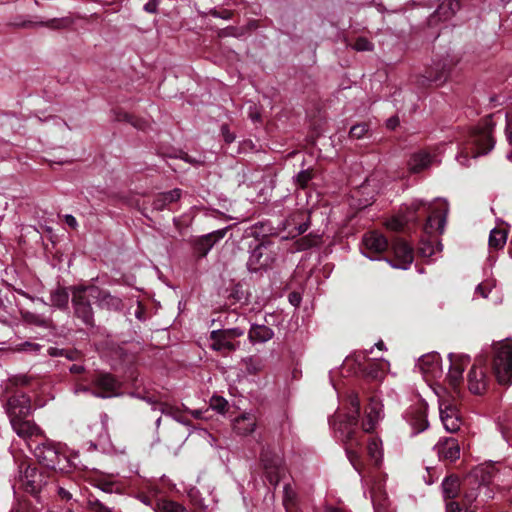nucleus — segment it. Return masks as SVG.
<instances>
[{
	"instance_id": "obj_1",
	"label": "nucleus",
	"mask_w": 512,
	"mask_h": 512,
	"mask_svg": "<svg viewBox=\"0 0 512 512\" xmlns=\"http://www.w3.org/2000/svg\"><path fill=\"white\" fill-rule=\"evenodd\" d=\"M348 401L353 411L347 415L339 414L333 422L335 437L340 440L348 460L359 473L362 470L361 444L362 434L358 431V417L360 412V400L357 394L351 393Z\"/></svg>"
},
{
	"instance_id": "obj_2",
	"label": "nucleus",
	"mask_w": 512,
	"mask_h": 512,
	"mask_svg": "<svg viewBox=\"0 0 512 512\" xmlns=\"http://www.w3.org/2000/svg\"><path fill=\"white\" fill-rule=\"evenodd\" d=\"M493 467L476 470L462 483L459 500L447 503V512L468 511L470 508L479 509L481 505L492 498L488 485L494 481Z\"/></svg>"
},
{
	"instance_id": "obj_3",
	"label": "nucleus",
	"mask_w": 512,
	"mask_h": 512,
	"mask_svg": "<svg viewBox=\"0 0 512 512\" xmlns=\"http://www.w3.org/2000/svg\"><path fill=\"white\" fill-rule=\"evenodd\" d=\"M492 133L493 124L490 120H486L470 134L461 152L457 156V161L461 165L467 166L470 156L476 158L491 151L495 144Z\"/></svg>"
},
{
	"instance_id": "obj_4",
	"label": "nucleus",
	"mask_w": 512,
	"mask_h": 512,
	"mask_svg": "<svg viewBox=\"0 0 512 512\" xmlns=\"http://www.w3.org/2000/svg\"><path fill=\"white\" fill-rule=\"evenodd\" d=\"M31 405L25 395L11 397L8 401V414L13 430L22 438L37 436L40 429L25 417L30 414Z\"/></svg>"
},
{
	"instance_id": "obj_5",
	"label": "nucleus",
	"mask_w": 512,
	"mask_h": 512,
	"mask_svg": "<svg viewBox=\"0 0 512 512\" xmlns=\"http://www.w3.org/2000/svg\"><path fill=\"white\" fill-rule=\"evenodd\" d=\"M72 305L74 314L81 319L85 325H93V309L90 301L99 295V287L75 286L72 288Z\"/></svg>"
},
{
	"instance_id": "obj_6",
	"label": "nucleus",
	"mask_w": 512,
	"mask_h": 512,
	"mask_svg": "<svg viewBox=\"0 0 512 512\" xmlns=\"http://www.w3.org/2000/svg\"><path fill=\"white\" fill-rule=\"evenodd\" d=\"M34 454L39 463L49 469L62 473H68L72 469V463L69 458L52 443L36 446Z\"/></svg>"
},
{
	"instance_id": "obj_7",
	"label": "nucleus",
	"mask_w": 512,
	"mask_h": 512,
	"mask_svg": "<svg viewBox=\"0 0 512 512\" xmlns=\"http://www.w3.org/2000/svg\"><path fill=\"white\" fill-rule=\"evenodd\" d=\"M493 369L498 382L502 385L512 383V340H505L495 345Z\"/></svg>"
},
{
	"instance_id": "obj_8",
	"label": "nucleus",
	"mask_w": 512,
	"mask_h": 512,
	"mask_svg": "<svg viewBox=\"0 0 512 512\" xmlns=\"http://www.w3.org/2000/svg\"><path fill=\"white\" fill-rule=\"evenodd\" d=\"M260 461L269 483L277 485L285 474L283 457L269 448H263L260 453Z\"/></svg>"
},
{
	"instance_id": "obj_9",
	"label": "nucleus",
	"mask_w": 512,
	"mask_h": 512,
	"mask_svg": "<svg viewBox=\"0 0 512 512\" xmlns=\"http://www.w3.org/2000/svg\"><path fill=\"white\" fill-rule=\"evenodd\" d=\"M244 334L243 330L239 328L227 330H214L210 334L211 344L210 347L218 352L225 354L226 352L234 351L237 344L232 340Z\"/></svg>"
},
{
	"instance_id": "obj_10",
	"label": "nucleus",
	"mask_w": 512,
	"mask_h": 512,
	"mask_svg": "<svg viewBox=\"0 0 512 512\" xmlns=\"http://www.w3.org/2000/svg\"><path fill=\"white\" fill-rule=\"evenodd\" d=\"M94 391L92 395L101 398H108L117 395L120 389V382L110 373H97L92 379Z\"/></svg>"
},
{
	"instance_id": "obj_11",
	"label": "nucleus",
	"mask_w": 512,
	"mask_h": 512,
	"mask_svg": "<svg viewBox=\"0 0 512 512\" xmlns=\"http://www.w3.org/2000/svg\"><path fill=\"white\" fill-rule=\"evenodd\" d=\"M448 210L449 208L446 200H437L432 214L427 219L425 231L429 234L434 232H438L439 234L443 233L446 225Z\"/></svg>"
},
{
	"instance_id": "obj_12",
	"label": "nucleus",
	"mask_w": 512,
	"mask_h": 512,
	"mask_svg": "<svg viewBox=\"0 0 512 512\" xmlns=\"http://www.w3.org/2000/svg\"><path fill=\"white\" fill-rule=\"evenodd\" d=\"M439 412L440 419L446 431L454 433L459 430L461 426V418L456 406L453 403L445 399H440Z\"/></svg>"
},
{
	"instance_id": "obj_13",
	"label": "nucleus",
	"mask_w": 512,
	"mask_h": 512,
	"mask_svg": "<svg viewBox=\"0 0 512 512\" xmlns=\"http://www.w3.org/2000/svg\"><path fill=\"white\" fill-rule=\"evenodd\" d=\"M437 162V156L434 152L422 149L411 154L407 167L410 173H421L430 168Z\"/></svg>"
},
{
	"instance_id": "obj_14",
	"label": "nucleus",
	"mask_w": 512,
	"mask_h": 512,
	"mask_svg": "<svg viewBox=\"0 0 512 512\" xmlns=\"http://www.w3.org/2000/svg\"><path fill=\"white\" fill-rule=\"evenodd\" d=\"M258 427V417L253 412H242L232 420V430L239 437L252 435Z\"/></svg>"
},
{
	"instance_id": "obj_15",
	"label": "nucleus",
	"mask_w": 512,
	"mask_h": 512,
	"mask_svg": "<svg viewBox=\"0 0 512 512\" xmlns=\"http://www.w3.org/2000/svg\"><path fill=\"white\" fill-rule=\"evenodd\" d=\"M21 487L28 493L35 495L39 493L46 484L44 475L36 468L27 466L20 478Z\"/></svg>"
},
{
	"instance_id": "obj_16",
	"label": "nucleus",
	"mask_w": 512,
	"mask_h": 512,
	"mask_svg": "<svg viewBox=\"0 0 512 512\" xmlns=\"http://www.w3.org/2000/svg\"><path fill=\"white\" fill-rule=\"evenodd\" d=\"M394 260L390 262L391 266L406 270L413 262V250L403 240L397 239L392 245Z\"/></svg>"
},
{
	"instance_id": "obj_17",
	"label": "nucleus",
	"mask_w": 512,
	"mask_h": 512,
	"mask_svg": "<svg viewBox=\"0 0 512 512\" xmlns=\"http://www.w3.org/2000/svg\"><path fill=\"white\" fill-rule=\"evenodd\" d=\"M416 367L429 381L441 374L440 357L437 353L426 354L418 360Z\"/></svg>"
},
{
	"instance_id": "obj_18",
	"label": "nucleus",
	"mask_w": 512,
	"mask_h": 512,
	"mask_svg": "<svg viewBox=\"0 0 512 512\" xmlns=\"http://www.w3.org/2000/svg\"><path fill=\"white\" fill-rule=\"evenodd\" d=\"M383 405L376 398H371L365 410V418L362 421V430L366 433L372 432L382 418Z\"/></svg>"
},
{
	"instance_id": "obj_19",
	"label": "nucleus",
	"mask_w": 512,
	"mask_h": 512,
	"mask_svg": "<svg viewBox=\"0 0 512 512\" xmlns=\"http://www.w3.org/2000/svg\"><path fill=\"white\" fill-rule=\"evenodd\" d=\"M470 358L465 355H450V369L448 381L453 389H456L462 380L464 368L469 364Z\"/></svg>"
},
{
	"instance_id": "obj_20",
	"label": "nucleus",
	"mask_w": 512,
	"mask_h": 512,
	"mask_svg": "<svg viewBox=\"0 0 512 512\" xmlns=\"http://www.w3.org/2000/svg\"><path fill=\"white\" fill-rule=\"evenodd\" d=\"M468 388L473 394H482L487 388V377L484 369L473 365L468 373Z\"/></svg>"
},
{
	"instance_id": "obj_21",
	"label": "nucleus",
	"mask_w": 512,
	"mask_h": 512,
	"mask_svg": "<svg viewBox=\"0 0 512 512\" xmlns=\"http://www.w3.org/2000/svg\"><path fill=\"white\" fill-rule=\"evenodd\" d=\"M434 449L441 459L451 462L455 461L460 456L459 444L454 438H445L443 440H439Z\"/></svg>"
},
{
	"instance_id": "obj_22",
	"label": "nucleus",
	"mask_w": 512,
	"mask_h": 512,
	"mask_svg": "<svg viewBox=\"0 0 512 512\" xmlns=\"http://www.w3.org/2000/svg\"><path fill=\"white\" fill-rule=\"evenodd\" d=\"M226 232L227 228H224L202 236L195 244L196 252L202 257L206 256L214 244L226 235Z\"/></svg>"
},
{
	"instance_id": "obj_23",
	"label": "nucleus",
	"mask_w": 512,
	"mask_h": 512,
	"mask_svg": "<svg viewBox=\"0 0 512 512\" xmlns=\"http://www.w3.org/2000/svg\"><path fill=\"white\" fill-rule=\"evenodd\" d=\"M363 244L365 248L372 253H382L388 247L387 239L376 231L365 234Z\"/></svg>"
},
{
	"instance_id": "obj_24",
	"label": "nucleus",
	"mask_w": 512,
	"mask_h": 512,
	"mask_svg": "<svg viewBox=\"0 0 512 512\" xmlns=\"http://www.w3.org/2000/svg\"><path fill=\"white\" fill-rule=\"evenodd\" d=\"M424 205L423 201L414 200L407 208V214L391 220L388 227L392 230H400L406 223L416 221L414 214Z\"/></svg>"
},
{
	"instance_id": "obj_25",
	"label": "nucleus",
	"mask_w": 512,
	"mask_h": 512,
	"mask_svg": "<svg viewBox=\"0 0 512 512\" xmlns=\"http://www.w3.org/2000/svg\"><path fill=\"white\" fill-rule=\"evenodd\" d=\"M389 369V362L384 359H378L373 362H368L363 368L362 372L365 377L372 380H381L384 378L385 373Z\"/></svg>"
},
{
	"instance_id": "obj_26",
	"label": "nucleus",
	"mask_w": 512,
	"mask_h": 512,
	"mask_svg": "<svg viewBox=\"0 0 512 512\" xmlns=\"http://www.w3.org/2000/svg\"><path fill=\"white\" fill-rule=\"evenodd\" d=\"M461 487L459 479L456 476H448L442 482V493L446 504L459 498Z\"/></svg>"
},
{
	"instance_id": "obj_27",
	"label": "nucleus",
	"mask_w": 512,
	"mask_h": 512,
	"mask_svg": "<svg viewBox=\"0 0 512 512\" xmlns=\"http://www.w3.org/2000/svg\"><path fill=\"white\" fill-rule=\"evenodd\" d=\"M409 423L414 433H420L428 427L426 408L420 405L410 412Z\"/></svg>"
},
{
	"instance_id": "obj_28",
	"label": "nucleus",
	"mask_w": 512,
	"mask_h": 512,
	"mask_svg": "<svg viewBox=\"0 0 512 512\" xmlns=\"http://www.w3.org/2000/svg\"><path fill=\"white\" fill-rule=\"evenodd\" d=\"M98 306L108 310H120L122 307V300L119 297L111 295L108 291L99 288V295L94 297Z\"/></svg>"
},
{
	"instance_id": "obj_29",
	"label": "nucleus",
	"mask_w": 512,
	"mask_h": 512,
	"mask_svg": "<svg viewBox=\"0 0 512 512\" xmlns=\"http://www.w3.org/2000/svg\"><path fill=\"white\" fill-rule=\"evenodd\" d=\"M181 197L180 189H173L168 192L159 193L153 200V208L161 211L165 209L170 203L176 202Z\"/></svg>"
},
{
	"instance_id": "obj_30",
	"label": "nucleus",
	"mask_w": 512,
	"mask_h": 512,
	"mask_svg": "<svg viewBox=\"0 0 512 512\" xmlns=\"http://www.w3.org/2000/svg\"><path fill=\"white\" fill-rule=\"evenodd\" d=\"M248 336L252 343H264L273 337V331L265 325H253Z\"/></svg>"
},
{
	"instance_id": "obj_31",
	"label": "nucleus",
	"mask_w": 512,
	"mask_h": 512,
	"mask_svg": "<svg viewBox=\"0 0 512 512\" xmlns=\"http://www.w3.org/2000/svg\"><path fill=\"white\" fill-rule=\"evenodd\" d=\"M460 9L459 0H443L439 5L436 15L439 19H450Z\"/></svg>"
},
{
	"instance_id": "obj_32",
	"label": "nucleus",
	"mask_w": 512,
	"mask_h": 512,
	"mask_svg": "<svg viewBox=\"0 0 512 512\" xmlns=\"http://www.w3.org/2000/svg\"><path fill=\"white\" fill-rule=\"evenodd\" d=\"M265 251L266 247L264 245H258L255 249L252 250L248 260V268L250 270L257 271L267 265L266 260L262 261Z\"/></svg>"
},
{
	"instance_id": "obj_33",
	"label": "nucleus",
	"mask_w": 512,
	"mask_h": 512,
	"mask_svg": "<svg viewBox=\"0 0 512 512\" xmlns=\"http://www.w3.org/2000/svg\"><path fill=\"white\" fill-rule=\"evenodd\" d=\"M367 452L370 459L374 462V464L379 465L382 461L383 456L381 440L378 438H372L368 442Z\"/></svg>"
},
{
	"instance_id": "obj_34",
	"label": "nucleus",
	"mask_w": 512,
	"mask_h": 512,
	"mask_svg": "<svg viewBox=\"0 0 512 512\" xmlns=\"http://www.w3.org/2000/svg\"><path fill=\"white\" fill-rule=\"evenodd\" d=\"M507 233L503 229L494 228L489 235V246L495 250L502 249L506 244Z\"/></svg>"
},
{
	"instance_id": "obj_35",
	"label": "nucleus",
	"mask_w": 512,
	"mask_h": 512,
	"mask_svg": "<svg viewBox=\"0 0 512 512\" xmlns=\"http://www.w3.org/2000/svg\"><path fill=\"white\" fill-rule=\"evenodd\" d=\"M21 317L24 322L36 325L40 327H48L50 324V320L42 315L30 312V311H21Z\"/></svg>"
},
{
	"instance_id": "obj_36",
	"label": "nucleus",
	"mask_w": 512,
	"mask_h": 512,
	"mask_svg": "<svg viewBox=\"0 0 512 512\" xmlns=\"http://www.w3.org/2000/svg\"><path fill=\"white\" fill-rule=\"evenodd\" d=\"M69 293L65 288H57L51 294V302L54 306L64 308L68 305Z\"/></svg>"
},
{
	"instance_id": "obj_37",
	"label": "nucleus",
	"mask_w": 512,
	"mask_h": 512,
	"mask_svg": "<svg viewBox=\"0 0 512 512\" xmlns=\"http://www.w3.org/2000/svg\"><path fill=\"white\" fill-rule=\"evenodd\" d=\"M283 493V503L285 505L286 510H289L292 508L294 499L296 497V493L289 484H286L284 486Z\"/></svg>"
},
{
	"instance_id": "obj_38",
	"label": "nucleus",
	"mask_w": 512,
	"mask_h": 512,
	"mask_svg": "<svg viewBox=\"0 0 512 512\" xmlns=\"http://www.w3.org/2000/svg\"><path fill=\"white\" fill-rule=\"evenodd\" d=\"M210 407L219 413H224L227 407V401L223 397L213 396L210 400Z\"/></svg>"
},
{
	"instance_id": "obj_39",
	"label": "nucleus",
	"mask_w": 512,
	"mask_h": 512,
	"mask_svg": "<svg viewBox=\"0 0 512 512\" xmlns=\"http://www.w3.org/2000/svg\"><path fill=\"white\" fill-rule=\"evenodd\" d=\"M373 48V43L364 37L356 39V41L353 44V49H355L356 51H371L373 50Z\"/></svg>"
},
{
	"instance_id": "obj_40",
	"label": "nucleus",
	"mask_w": 512,
	"mask_h": 512,
	"mask_svg": "<svg viewBox=\"0 0 512 512\" xmlns=\"http://www.w3.org/2000/svg\"><path fill=\"white\" fill-rule=\"evenodd\" d=\"M368 132V125L365 123L357 124L351 127L350 136L355 139L363 138Z\"/></svg>"
},
{
	"instance_id": "obj_41",
	"label": "nucleus",
	"mask_w": 512,
	"mask_h": 512,
	"mask_svg": "<svg viewBox=\"0 0 512 512\" xmlns=\"http://www.w3.org/2000/svg\"><path fill=\"white\" fill-rule=\"evenodd\" d=\"M244 363H245L246 370L250 374H255L262 369L261 361L254 359L252 357L245 359Z\"/></svg>"
},
{
	"instance_id": "obj_42",
	"label": "nucleus",
	"mask_w": 512,
	"mask_h": 512,
	"mask_svg": "<svg viewBox=\"0 0 512 512\" xmlns=\"http://www.w3.org/2000/svg\"><path fill=\"white\" fill-rule=\"evenodd\" d=\"M311 180V173L308 170H303L297 175V182L304 187Z\"/></svg>"
},
{
	"instance_id": "obj_43",
	"label": "nucleus",
	"mask_w": 512,
	"mask_h": 512,
	"mask_svg": "<svg viewBox=\"0 0 512 512\" xmlns=\"http://www.w3.org/2000/svg\"><path fill=\"white\" fill-rule=\"evenodd\" d=\"M209 14H211L212 16H214L216 18H222V19H225V20L230 19L231 16H232L231 11H229V10L218 11L216 9H211L209 11Z\"/></svg>"
},
{
	"instance_id": "obj_44",
	"label": "nucleus",
	"mask_w": 512,
	"mask_h": 512,
	"mask_svg": "<svg viewBox=\"0 0 512 512\" xmlns=\"http://www.w3.org/2000/svg\"><path fill=\"white\" fill-rule=\"evenodd\" d=\"M158 0H149L145 6L144 10L149 13H155L157 11Z\"/></svg>"
},
{
	"instance_id": "obj_45",
	"label": "nucleus",
	"mask_w": 512,
	"mask_h": 512,
	"mask_svg": "<svg viewBox=\"0 0 512 512\" xmlns=\"http://www.w3.org/2000/svg\"><path fill=\"white\" fill-rule=\"evenodd\" d=\"M506 136L509 143L512 145V115L507 117Z\"/></svg>"
},
{
	"instance_id": "obj_46",
	"label": "nucleus",
	"mask_w": 512,
	"mask_h": 512,
	"mask_svg": "<svg viewBox=\"0 0 512 512\" xmlns=\"http://www.w3.org/2000/svg\"><path fill=\"white\" fill-rule=\"evenodd\" d=\"M162 512H183V509H180L179 506L175 505L172 502H169L163 507Z\"/></svg>"
},
{
	"instance_id": "obj_47",
	"label": "nucleus",
	"mask_w": 512,
	"mask_h": 512,
	"mask_svg": "<svg viewBox=\"0 0 512 512\" xmlns=\"http://www.w3.org/2000/svg\"><path fill=\"white\" fill-rule=\"evenodd\" d=\"M222 134H223V137H224V140L227 142V143H231L234 141L235 139V136L229 132V130L227 129L226 126H223L222 127Z\"/></svg>"
},
{
	"instance_id": "obj_48",
	"label": "nucleus",
	"mask_w": 512,
	"mask_h": 512,
	"mask_svg": "<svg viewBox=\"0 0 512 512\" xmlns=\"http://www.w3.org/2000/svg\"><path fill=\"white\" fill-rule=\"evenodd\" d=\"M65 222L68 226L75 229L78 225L76 218L73 215L67 214L64 216Z\"/></svg>"
},
{
	"instance_id": "obj_49",
	"label": "nucleus",
	"mask_w": 512,
	"mask_h": 512,
	"mask_svg": "<svg viewBox=\"0 0 512 512\" xmlns=\"http://www.w3.org/2000/svg\"><path fill=\"white\" fill-rule=\"evenodd\" d=\"M489 291L490 288L483 284H479L476 287V293L480 294L483 298H486L488 296Z\"/></svg>"
},
{
	"instance_id": "obj_50",
	"label": "nucleus",
	"mask_w": 512,
	"mask_h": 512,
	"mask_svg": "<svg viewBox=\"0 0 512 512\" xmlns=\"http://www.w3.org/2000/svg\"><path fill=\"white\" fill-rule=\"evenodd\" d=\"M58 495L63 500H70L72 498V494L70 491L66 490L63 487H58Z\"/></svg>"
},
{
	"instance_id": "obj_51",
	"label": "nucleus",
	"mask_w": 512,
	"mask_h": 512,
	"mask_svg": "<svg viewBox=\"0 0 512 512\" xmlns=\"http://www.w3.org/2000/svg\"><path fill=\"white\" fill-rule=\"evenodd\" d=\"M289 300H290V302H291L293 305H295V306L299 305V303H300V297H299V295H298V294H296V293H292V294H290V296H289Z\"/></svg>"
},
{
	"instance_id": "obj_52",
	"label": "nucleus",
	"mask_w": 512,
	"mask_h": 512,
	"mask_svg": "<svg viewBox=\"0 0 512 512\" xmlns=\"http://www.w3.org/2000/svg\"><path fill=\"white\" fill-rule=\"evenodd\" d=\"M113 487H114V482H104L103 485H102V489L104 491H108V492H112L113 491Z\"/></svg>"
},
{
	"instance_id": "obj_53",
	"label": "nucleus",
	"mask_w": 512,
	"mask_h": 512,
	"mask_svg": "<svg viewBox=\"0 0 512 512\" xmlns=\"http://www.w3.org/2000/svg\"><path fill=\"white\" fill-rule=\"evenodd\" d=\"M92 389L87 387V386H83V385H79L76 387L75 389V393L78 394L80 392H91L92 393Z\"/></svg>"
},
{
	"instance_id": "obj_54",
	"label": "nucleus",
	"mask_w": 512,
	"mask_h": 512,
	"mask_svg": "<svg viewBox=\"0 0 512 512\" xmlns=\"http://www.w3.org/2000/svg\"><path fill=\"white\" fill-rule=\"evenodd\" d=\"M72 373H81L84 371V367L81 365L74 364L70 367Z\"/></svg>"
},
{
	"instance_id": "obj_55",
	"label": "nucleus",
	"mask_w": 512,
	"mask_h": 512,
	"mask_svg": "<svg viewBox=\"0 0 512 512\" xmlns=\"http://www.w3.org/2000/svg\"><path fill=\"white\" fill-rule=\"evenodd\" d=\"M398 125V120L395 118H391L387 121V126L391 129H394Z\"/></svg>"
},
{
	"instance_id": "obj_56",
	"label": "nucleus",
	"mask_w": 512,
	"mask_h": 512,
	"mask_svg": "<svg viewBox=\"0 0 512 512\" xmlns=\"http://www.w3.org/2000/svg\"><path fill=\"white\" fill-rule=\"evenodd\" d=\"M128 120L132 123L133 126H135L138 129H145V127H146V123L140 124L138 122H134V121H132V117H130V116L128 117Z\"/></svg>"
},
{
	"instance_id": "obj_57",
	"label": "nucleus",
	"mask_w": 512,
	"mask_h": 512,
	"mask_svg": "<svg viewBox=\"0 0 512 512\" xmlns=\"http://www.w3.org/2000/svg\"><path fill=\"white\" fill-rule=\"evenodd\" d=\"M189 412H190V414H191L194 418H196V419L201 418V414H202L201 410H190Z\"/></svg>"
},
{
	"instance_id": "obj_58",
	"label": "nucleus",
	"mask_w": 512,
	"mask_h": 512,
	"mask_svg": "<svg viewBox=\"0 0 512 512\" xmlns=\"http://www.w3.org/2000/svg\"><path fill=\"white\" fill-rule=\"evenodd\" d=\"M24 346L29 347V348L34 349V350H38L39 349V345L38 344H33V343H29V342H26L24 344Z\"/></svg>"
},
{
	"instance_id": "obj_59",
	"label": "nucleus",
	"mask_w": 512,
	"mask_h": 512,
	"mask_svg": "<svg viewBox=\"0 0 512 512\" xmlns=\"http://www.w3.org/2000/svg\"><path fill=\"white\" fill-rule=\"evenodd\" d=\"M173 418H174L175 420H177L178 422H180V423H183V424H185V425H187V424H188V422H187V421H185L184 419H182V418L178 417L176 414H173Z\"/></svg>"
},
{
	"instance_id": "obj_60",
	"label": "nucleus",
	"mask_w": 512,
	"mask_h": 512,
	"mask_svg": "<svg viewBox=\"0 0 512 512\" xmlns=\"http://www.w3.org/2000/svg\"><path fill=\"white\" fill-rule=\"evenodd\" d=\"M158 409L163 412V413H166V410L164 408V405L163 404H158Z\"/></svg>"
},
{
	"instance_id": "obj_61",
	"label": "nucleus",
	"mask_w": 512,
	"mask_h": 512,
	"mask_svg": "<svg viewBox=\"0 0 512 512\" xmlns=\"http://www.w3.org/2000/svg\"><path fill=\"white\" fill-rule=\"evenodd\" d=\"M376 346H377V348H379V349H383L384 343H383L382 341H380V342H378V343L376 344Z\"/></svg>"
},
{
	"instance_id": "obj_62",
	"label": "nucleus",
	"mask_w": 512,
	"mask_h": 512,
	"mask_svg": "<svg viewBox=\"0 0 512 512\" xmlns=\"http://www.w3.org/2000/svg\"><path fill=\"white\" fill-rule=\"evenodd\" d=\"M508 158L512 161V153L508 155Z\"/></svg>"
},
{
	"instance_id": "obj_63",
	"label": "nucleus",
	"mask_w": 512,
	"mask_h": 512,
	"mask_svg": "<svg viewBox=\"0 0 512 512\" xmlns=\"http://www.w3.org/2000/svg\"><path fill=\"white\" fill-rule=\"evenodd\" d=\"M185 160L188 161V162H191L189 157H186Z\"/></svg>"
}]
</instances>
